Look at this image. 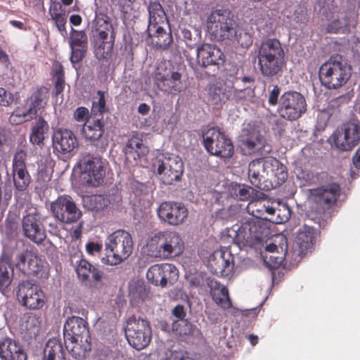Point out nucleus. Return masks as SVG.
<instances>
[{"instance_id": "20e7f679", "label": "nucleus", "mask_w": 360, "mask_h": 360, "mask_svg": "<svg viewBox=\"0 0 360 360\" xmlns=\"http://www.w3.org/2000/svg\"><path fill=\"white\" fill-rule=\"evenodd\" d=\"M134 241L131 233L124 229H118L109 234L105 240V257H102L103 264L115 266L127 260L132 254Z\"/></svg>"}, {"instance_id": "5fc2aeb1", "label": "nucleus", "mask_w": 360, "mask_h": 360, "mask_svg": "<svg viewBox=\"0 0 360 360\" xmlns=\"http://www.w3.org/2000/svg\"><path fill=\"white\" fill-rule=\"evenodd\" d=\"M162 277L165 278L162 281V287H166L168 283L173 285L179 278L178 269L172 264H163Z\"/></svg>"}, {"instance_id": "f257e3e1", "label": "nucleus", "mask_w": 360, "mask_h": 360, "mask_svg": "<svg viewBox=\"0 0 360 360\" xmlns=\"http://www.w3.org/2000/svg\"><path fill=\"white\" fill-rule=\"evenodd\" d=\"M255 59L260 74L266 79L280 76L286 65L284 47L276 38H267L257 44Z\"/></svg>"}, {"instance_id": "dca6fc26", "label": "nucleus", "mask_w": 360, "mask_h": 360, "mask_svg": "<svg viewBox=\"0 0 360 360\" xmlns=\"http://www.w3.org/2000/svg\"><path fill=\"white\" fill-rule=\"evenodd\" d=\"M188 210L181 202L164 201L157 209V215L162 223L171 226H179L185 224L188 218Z\"/></svg>"}, {"instance_id": "58836bf2", "label": "nucleus", "mask_w": 360, "mask_h": 360, "mask_svg": "<svg viewBox=\"0 0 360 360\" xmlns=\"http://www.w3.org/2000/svg\"><path fill=\"white\" fill-rule=\"evenodd\" d=\"M14 271L11 264L7 261H0V292L6 296L11 292V285L13 280Z\"/></svg>"}, {"instance_id": "aec40b11", "label": "nucleus", "mask_w": 360, "mask_h": 360, "mask_svg": "<svg viewBox=\"0 0 360 360\" xmlns=\"http://www.w3.org/2000/svg\"><path fill=\"white\" fill-rule=\"evenodd\" d=\"M341 193L340 186L336 182L328 183L311 191L314 202L325 210L335 205Z\"/></svg>"}, {"instance_id": "69168bd1", "label": "nucleus", "mask_w": 360, "mask_h": 360, "mask_svg": "<svg viewBox=\"0 0 360 360\" xmlns=\"http://www.w3.org/2000/svg\"><path fill=\"white\" fill-rule=\"evenodd\" d=\"M89 110L85 107H79L74 113L75 119L79 122H86L89 117Z\"/></svg>"}, {"instance_id": "2eb2a0df", "label": "nucleus", "mask_w": 360, "mask_h": 360, "mask_svg": "<svg viewBox=\"0 0 360 360\" xmlns=\"http://www.w3.org/2000/svg\"><path fill=\"white\" fill-rule=\"evenodd\" d=\"M19 303L27 309L37 310L45 304V294L40 286L31 281L19 283L16 292Z\"/></svg>"}, {"instance_id": "09e8293b", "label": "nucleus", "mask_w": 360, "mask_h": 360, "mask_svg": "<svg viewBox=\"0 0 360 360\" xmlns=\"http://www.w3.org/2000/svg\"><path fill=\"white\" fill-rule=\"evenodd\" d=\"M208 94V101L211 105H221L229 99V96L225 90L221 86L217 85H212L210 87Z\"/></svg>"}, {"instance_id": "052dcab7", "label": "nucleus", "mask_w": 360, "mask_h": 360, "mask_svg": "<svg viewBox=\"0 0 360 360\" xmlns=\"http://www.w3.org/2000/svg\"><path fill=\"white\" fill-rule=\"evenodd\" d=\"M236 41L243 48H249L252 44L251 35L246 32H238L237 28V36L232 41Z\"/></svg>"}, {"instance_id": "49530a36", "label": "nucleus", "mask_w": 360, "mask_h": 360, "mask_svg": "<svg viewBox=\"0 0 360 360\" xmlns=\"http://www.w3.org/2000/svg\"><path fill=\"white\" fill-rule=\"evenodd\" d=\"M356 23L355 18L346 15L331 22L328 26V31L333 33H349L350 28Z\"/></svg>"}, {"instance_id": "1a4fd4ad", "label": "nucleus", "mask_w": 360, "mask_h": 360, "mask_svg": "<svg viewBox=\"0 0 360 360\" xmlns=\"http://www.w3.org/2000/svg\"><path fill=\"white\" fill-rule=\"evenodd\" d=\"M197 63L202 68L197 77L205 79L214 77L219 72L220 65L225 61V56L221 49L215 45L203 43L197 49Z\"/></svg>"}, {"instance_id": "2f4dec72", "label": "nucleus", "mask_w": 360, "mask_h": 360, "mask_svg": "<svg viewBox=\"0 0 360 360\" xmlns=\"http://www.w3.org/2000/svg\"><path fill=\"white\" fill-rule=\"evenodd\" d=\"M279 245L271 243L266 246V251L271 253L269 260L271 262L272 268H278L290 257L288 252V244L286 238L281 236Z\"/></svg>"}, {"instance_id": "ddd939ff", "label": "nucleus", "mask_w": 360, "mask_h": 360, "mask_svg": "<svg viewBox=\"0 0 360 360\" xmlns=\"http://www.w3.org/2000/svg\"><path fill=\"white\" fill-rule=\"evenodd\" d=\"M50 210L53 218L63 224L75 223L82 216V212L68 195H59L51 202Z\"/></svg>"}, {"instance_id": "c03bdc74", "label": "nucleus", "mask_w": 360, "mask_h": 360, "mask_svg": "<svg viewBox=\"0 0 360 360\" xmlns=\"http://www.w3.org/2000/svg\"><path fill=\"white\" fill-rule=\"evenodd\" d=\"M210 295L212 300L217 304L223 309H229L232 304L229 295L228 288L224 285H221L215 282L214 285L211 288Z\"/></svg>"}, {"instance_id": "473e14b6", "label": "nucleus", "mask_w": 360, "mask_h": 360, "mask_svg": "<svg viewBox=\"0 0 360 360\" xmlns=\"http://www.w3.org/2000/svg\"><path fill=\"white\" fill-rule=\"evenodd\" d=\"M49 89L44 86H38L27 98V112H30L35 117L37 115L38 110L44 108L49 99Z\"/></svg>"}, {"instance_id": "338daca9", "label": "nucleus", "mask_w": 360, "mask_h": 360, "mask_svg": "<svg viewBox=\"0 0 360 360\" xmlns=\"http://www.w3.org/2000/svg\"><path fill=\"white\" fill-rule=\"evenodd\" d=\"M165 360H190V358L183 351H170L166 354Z\"/></svg>"}, {"instance_id": "4be33fe9", "label": "nucleus", "mask_w": 360, "mask_h": 360, "mask_svg": "<svg viewBox=\"0 0 360 360\" xmlns=\"http://www.w3.org/2000/svg\"><path fill=\"white\" fill-rule=\"evenodd\" d=\"M233 266L234 257L228 248L214 252L208 262L210 271L218 276H228Z\"/></svg>"}, {"instance_id": "e2e57ef3", "label": "nucleus", "mask_w": 360, "mask_h": 360, "mask_svg": "<svg viewBox=\"0 0 360 360\" xmlns=\"http://www.w3.org/2000/svg\"><path fill=\"white\" fill-rule=\"evenodd\" d=\"M86 250L89 255L99 254L103 250V245L98 242L89 241L86 244Z\"/></svg>"}, {"instance_id": "774afa93", "label": "nucleus", "mask_w": 360, "mask_h": 360, "mask_svg": "<svg viewBox=\"0 0 360 360\" xmlns=\"http://www.w3.org/2000/svg\"><path fill=\"white\" fill-rule=\"evenodd\" d=\"M280 94V88L278 85H275L269 94L268 103L271 106H275L276 104L278 105L279 99L278 96Z\"/></svg>"}, {"instance_id": "de8ad7c7", "label": "nucleus", "mask_w": 360, "mask_h": 360, "mask_svg": "<svg viewBox=\"0 0 360 360\" xmlns=\"http://www.w3.org/2000/svg\"><path fill=\"white\" fill-rule=\"evenodd\" d=\"M231 193L233 196L240 200H249L254 199L258 191L245 184H234L231 187Z\"/></svg>"}, {"instance_id": "a211bd4d", "label": "nucleus", "mask_w": 360, "mask_h": 360, "mask_svg": "<svg viewBox=\"0 0 360 360\" xmlns=\"http://www.w3.org/2000/svg\"><path fill=\"white\" fill-rule=\"evenodd\" d=\"M49 216H43L34 211L25 215L22 220L24 236L37 245H41L46 239L44 222L49 220Z\"/></svg>"}, {"instance_id": "603ef678", "label": "nucleus", "mask_w": 360, "mask_h": 360, "mask_svg": "<svg viewBox=\"0 0 360 360\" xmlns=\"http://www.w3.org/2000/svg\"><path fill=\"white\" fill-rule=\"evenodd\" d=\"M163 264H157L151 266L146 273V277L149 282L156 286L162 287V281L165 280L162 277Z\"/></svg>"}, {"instance_id": "a19ab883", "label": "nucleus", "mask_w": 360, "mask_h": 360, "mask_svg": "<svg viewBox=\"0 0 360 360\" xmlns=\"http://www.w3.org/2000/svg\"><path fill=\"white\" fill-rule=\"evenodd\" d=\"M49 129L48 122L42 117H39L32 127L30 141L34 145H43Z\"/></svg>"}, {"instance_id": "f8f14e48", "label": "nucleus", "mask_w": 360, "mask_h": 360, "mask_svg": "<svg viewBox=\"0 0 360 360\" xmlns=\"http://www.w3.org/2000/svg\"><path fill=\"white\" fill-rule=\"evenodd\" d=\"M307 111V102L304 96L296 91H287L279 98L277 112L280 117L295 121Z\"/></svg>"}, {"instance_id": "e433bc0d", "label": "nucleus", "mask_w": 360, "mask_h": 360, "mask_svg": "<svg viewBox=\"0 0 360 360\" xmlns=\"http://www.w3.org/2000/svg\"><path fill=\"white\" fill-rule=\"evenodd\" d=\"M70 354L75 359L83 360L91 350V339L80 342L79 340L64 341Z\"/></svg>"}, {"instance_id": "8fccbe9b", "label": "nucleus", "mask_w": 360, "mask_h": 360, "mask_svg": "<svg viewBox=\"0 0 360 360\" xmlns=\"http://www.w3.org/2000/svg\"><path fill=\"white\" fill-rule=\"evenodd\" d=\"M105 91L98 90L96 93L97 97L92 101L91 109V115L96 116L98 114L103 118V114L108 112L105 102Z\"/></svg>"}, {"instance_id": "39448f33", "label": "nucleus", "mask_w": 360, "mask_h": 360, "mask_svg": "<svg viewBox=\"0 0 360 360\" xmlns=\"http://www.w3.org/2000/svg\"><path fill=\"white\" fill-rule=\"evenodd\" d=\"M207 32L217 41H232L237 36L238 23L231 10L221 7L212 10L206 20Z\"/></svg>"}, {"instance_id": "3c124183", "label": "nucleus", "mask_w": 360, "mask_h": 360, "mask_svg": "<svg viewBox=\"0 0 360 360\" xmlns=\"http://www.w3.org/2000/svg\"><path fill=\"white\" fill-rule=\"evenodd\" d=\"M34 117H35L32 115V114L27 112V108L25 106H18L9 117V122L12 124L18 125L30 121Z\"/></svg>"}, {"instance_id": "6e6552de", "label": "nucleus", "mask_w": 360, "mask_h": 360, "mask_svg": "<svg viewBox=\"0 0 360 360\" xmlns=\"http://www.w3.org/2000/svg\"><path fill=\"white\" fill-rule=\"evenodd\" d=\"M184 65H172L169 62L160 63L156 69L154 80L158 88L165 93L177 95L185 87L182 78Z\"/></svg>"}, {"instance_id": "9b49d317", "label": "nucleus", "mask_w": 360, "mask_h": 360, "mask_svg": "<svg viewBox=\"0 0 360 360\" xmlns=\"http://www.w3.org/2000/svg\"><path fill=\"white\" fill-rule=\"evenodd\" d=\"M129 344L137 350L146 348L152 339V329L149 322L132 316L128 319L124 328Z\"/></svg>"}, {"instance_id": "7c9ffc66", "label": "nucleus", "mask_w": 360, "mask_h": 360, "mask_svg": "<svg viewBox=\"0 0 360 360\" xmlns=\"http://www.w3.org/2000/svg\"><path fill=\"white\" fill-rule=\"evenodd\" d=\"M93 37L115 38V32L110 18L103 12H96L92 22Z\"/></svg>"}, {"instance_id": "4468645a", "label": "nucleus", "mask_w": 360, "mask_h": 360, "mask_svg": "<svg viewBox=\"0 0 360 360\" xmlns=\"http://www.w3.org/2000/svg\"><path fill=\"white\" fill-rule=\"evenodd\" d=\"M203 146L212 155L223 158H229L233 154V146L231 141L218 127L209 129L203 134Z\"/></svg>"}, {"instance_id": "bb28decb", "label": "nucleus", "mask_w": 360, "mask_h": 360, "mask_svg": "<svg viewBox=\"0 0 360 360\" xmlns=\"http://www.w3.org/2000/svg\"><path fill=\"white\" fill-rule=\"evenodd\" d=\"M52 142L54 150L63 155L71 153L79 145L74 133L63 129H58L53 132Z\"/></svg>"}, {"instance_id": "f3484780", "label": "nucleus", "mask_w": 360, "mask_h": 360, "mask_svg": "<svg viewBox=\"0 0 360 360\" xmlns=\"http://www.w3.org/2000/svg\"><path fill=\"white\" fill-rule=\"evenodd\" d=\"M240 146L243 154L265 155L271 151V146L265 137L255 129H246L240 136Z\"/></svg>"}, {"instance_id": "a18cd8bd", "label": "nucleus", "mask_w": 360, "mask_h": 360, "mask_svg": "<svg viewBox=\"0 0 360 360\" xmlns=\"http://www.w3.org/2000/svg\"><path fill=\"white\" fill-rule=\"evenodd\" d=\"M12 179L14 187L18 191L27 190L31 183V176L27 167L12 168Z\"/></svg>"}, {"instance_id": "72a5a7b5", "label": "nucleus", "mask_w": 360, "mask_h": 360, "mask_svg": "<svg viewBox=\"0 0 360 360\" xmlns=\"http://www.w3.org/2000/svg\"><path fill=\"white\" fill-rule=\"evenodd\" d=\"M264 174H267L266 158L254 160L248 165V178L251 184L256 188L262 189L261 181Z\"/></svg>"}, {"instance_id": "c756f323", "label": "nucleus", "mask_w": 360, "mask_h": 360, "mask_svg": "<svg viewBox=\"0 0 360 360\" xmlns=\"http://www.w3.org/2000/svg\"><path fill=\"white\" fill-rule=\"evenodd\" d=\"M148 153V148L143 144L142 138L138 134L133 135L127 141L124 154L126 161L131 165H138L139 160Z\"/></svg>"}, {"instance_id": "4d7b16f0", "label": "nucleus", "mask_w": 360, "mask_h": 360, "mask_svg": "<svg viewBox=\"0 0 360 360\" xmlns=\"http://www.w3.org/2000/svg\"><path fill=\"white\" fill-rule=\"evenodd\" d=\"M41 318L35 314L30 313L25 316V327L30 333H38L41 327Z\"/></svg>"}, {"instance_id": "f704fd0d", "label": "nucleus", "mask_w": 360, "mask_h": 360, "mask_svg": "<svg viewBox=\"0 0 360 360\" xmlns=\"http://www.w3.org/2000/svg\"><path fill=\"white\" fill-rule=\"evenodd\" d=\"M49 13L60 33L63 36L67 34L66 23L68 13L62 4L58 1H51Z\"/></svg>"}, {"instance_id": "c9c22d12", "label": "nucleus", "mask_w": 360, "mask_h": 360, "mask_svg": "<svg viewBox=\"0 0 360 360\" xmlns=\"http://www.w3.org/2000/svg\"><path fill=\"white\" fill-rule=\"evenodd\" d=\"M94 37V49L96 58L99 60H108L111 57L115 38Z\"/></svg>"}, {"instance_id": "b1692460", "label": "nucleus", "mask_w": 360, "mask_h": 360, "mask_svg": "<svg viewBox=\"0 0 360 360\" xmlns=\"http://www.w3.org/2000/svg\"><path fill=\"white\" fill-rule=\"evenodd\" d=\"M70 262L75 266V271L79 278L83 281H88L91 275L94 281L101 282L103 278V272L83 258L82 253L77 251L70 256Z\"/></svg>"}, {"instance_id": "79ce46f5", "label": "nucleus", "mask_w": 360, "mask_h": 360, "mask_svg": "<svg viewBox=\"0 0 360 360\" xmlns=\"http://www.w3.org/2000/svg\"><path fill=\"white\" fill-rule=\"evenodd\" d=\"M43 360H66L65 351L60 341L58 339H50L44 349Z\"/></svg>"}, {"instance_id": "0e129e2a", "label": "nucleus", "mask_w": 360, "mask_h": 360, "mask_svg": "<svg viewBox=\"0 0 360 360\" xmlns=\"http://www.w3.org/2000/svg\"><path fill=\"white\" fill-rule=\"evenodd\" d=\"M180 328H175L176 330L179 331V334L184 335H191L193 332V324L188 321L187 320H183L181 321V324H179ZM175 326H173V328L174 329Z\"/></svg>"}, {"instance_id": "423d86ee", "label": "nucleus", "mask_w": 360, "mask_h": 360, "mask_svg": "<svg viewBox=\"0 0 360 360\" xmlns=\"http://www.w3.org/2000/svg\"><path fill=\"white\" fill-rule=\"evenodd\" d=\"M352 75V67L341 56H331L321 65L319 78L323 86L336 89L344 86Z\"/></svg>"}, {"instance_id": "13d9d810", "label": "nucleus", "mask_w": 360, "mask_h": 360, "mask_svg": "<svg viewBox=\"0 0 360 360\" xmlns=\"http://www.w3.org/2000/svg\"><path fill=\"white\" fill-rule=\"evenodd\" d=\"M19 98L18 93L13 94L3 87H0V106L8 107Z\"/></svg>"}, {"instance_id": "6e6d98bb", "label": "nucleus", "mask_w": 360, "mask_h": 360, "mask_svg": "<svg viewBox=\"0 0 360 360\" xmlns=\"http://www.w3.org/2000/svg\"><path fill=\"white\" fill-rule=\"evenodd\" d=\"M182 39L184 41L186 45L189 49H193L198 46H200L201 35L200 32H195V34L186 29L184 28L181 30Z\"/></svg>"}, {"instance_id": "a878e982", "label": "nucleus", "mask_w": 360, "mask_h": 360, "mask_svg": "<svg viewBox=\"0 0 360 360\" xmlns=\"http://www.w3.org/2000/svg\"><path fill=\"white\" fill-rule=\"evenodd\" d=\"M1 360H27V355L20 342L8 336L0 338Z\"/></svg>"}, {"instance_id": "0eeeda50", "label": "nucleus", "mask_w": 360, "mask_h": 360, "mask_svg": "<svg viewBox=\"0 0 360 360\" xmlns=\"http://www.w3.org/2000/svg\"><path fill=\"white\" fill-rule=\"evenodd\" d=\"M234 231L233 240L240 249L252 248L260 244L271 234L266 221L253 218L246 219Z\"/></svg>"}, {"instance_id": "680f3d73", "label": "nucleus", "mask_w": 360, "mask_h": 360, "mask_svg": "<svg viewBox=\"0 0 360 360\" xmlns=\"http://www.w3.org/2000/svg\"><path fill=\"white\" fill-rule=\"evenodd\" d=\"M263 205L264 204L261 201L250 202L248 209L251 210L252 215L255 217H252L253 219H262L264 212V208H262Z\"/></svg>"}, {"instance_id": "864d4df0", "label": "nucleus", "mask_w": 360, "mask_h": 360, "mask_svg": "<svg viewBox=\"0 0 360 360\" xmlns=\"http://www.w3.org/2000/svg\"><path fill=\"white\" fill-rule=\"evenodd\" d=\"M88 207L91 210L99 211L107 207L110 200L103 195H92L87 197Z\"/></svg>"}, {"instance_id": "4c0bfd02", "label": "nucleus", "mask_w": 360, "mask_h": 360, "mask_svg": "<svg viewBox=\"0 0 360 360\" xmlns=\"http://www.w3.org/2000/svg\"><path fill=\"white\" fill-rule=\"evenodd\" d=\"M266 167H267V175L271 174L277 181V184H283L288 176L286 167L278 159L273 157L266 158Z\"/></svg>"}, {"instance_id": "cd10ccee", "label": "nucleus", "mask_w": 360, "mask_h": 360, "mask_svg": "<svg viewBox=\"0 0 360 360\" xmlns=\"http://www.w3.org/2000/svg\"><path fill=\"white\" fill-rule=\"evenodd\" d=\"M70 60L72 63L81 62L85 57L88 48V38L84 30L72 29L70 39Z\"/></svg>"}, {"instance_id": "412c9836", "label": "nucleus", "mask_w": 360, "mask_h": 360, "mask_svg": "<svg viewBox=\"0 0 360 360\" xmlns=\"http://www.w3.org/2000/svg\"><path fill=\"white\" fill-rule=\"evenodd\" d=\"M333 138L338 149L345 151L350 150L360 141V127L354 122H347L333 134Z\"/></svg>"}, {"instance_id": "7ed1b4c3", "label": "nucleus", "mask_w": 360, "mask_h": 360, "mask_svg": "<svg viewBox=\"0 0 360 360\" xmlns=\"http://www.w3.org/2000/svg\"><path fill=\"white\" fill-rule=\"evenodd\" d=\"M184 251V242L179 233L172 230L160 231L150 237L146 243V254L162 259L179 257Z\"/></svg>"}, {"instance_id": "c85d7f7f", "label": "nucleus", "mask_w": 360, "mask_h": 360, "mask_svg": "<svg viewBox=\"0 0 360 360\" xmlns=\"http://www.w3.org/2000/svg\"><path fill=\"white\" fill-rule=\"evenodd\" d=\"M317 233L314 228L304 225L299 229L295 238L298 247L297 255L302 258L307 252H311L314 248Z\"/></svg>"}, {"instance_id": "37998d69", "label": "nucleus", "mask_w": 360, "mask_h": 360, "mask_svg": "<svg viewBox=\"0 0 360 360\" xmlns=\"http://www.w3.org/2000/svg\"><path fill=\"white\" fill-rule=\"evenodd\" d=\"M83 134L86 139L98 141L104 133V122L103 118H97L93 122H85L82 129Z\"/></svg>"}, {"instance_id": "9d476101", "label": "nucleus", "mask_w": 360, "mask_h": 360, "mask_svg": "<svg viewBox=\"0 0 360 360\" xmlns=\"http://www.w3.org/2000/svg\"><path fill=\"white\" fill-rule=\"evenodd\" d=\"M105 161L99 155L84 154L78 162L82 184L91 187L101 185L105 176Z\"/></svg>"}, {"instance_id": "ea45409f", "label": "nucleus", "mask_w": 360, "mask_h": 360, "mask_svg": "<svg viewBox=\"0 0 360 360\" xmlns=\"http://www.w3.org/2000/svg\"><path fill=\"white\" fill-rule=\"evenodd\" d=\"M51 75L53 80L54 86L52 95L57 97L63 92L65 86L64 68L59 61L53 62Z\"/></svg>"}, {"instance_id": "5701e85b", "label": "nucleus", "mask_w": 360, "mask_h": 360, "mask_svg": "<svg viewBox=\"0 0 360 360\" xmlns=\"http://www.w3.org/2000/svg\"><path fill=\"white\" fill-rule=\"evenodd\" d=\"M63 336L64 341L79 340L83 342L84 340H90L87 321L79 316L69 317L64 324Z\"/></svg>"}, {"instance_id": "f03ea898", "label": "nucleus", "mask_w": 360, "mask_h": 360, "mask_svg": "<svg viewBox=\"0 0 360 360\" xmlns=\"http://www.w3.org/2000/svg\"><path fill=\"white\" fill-rule=\"evenodd\" d=\"M148 23L146 41L148 45L157 49L165 50L173 42L171 29L165 30V25H169L166 13L158 1H150L148 6Z\"/></svg>"}, {"instance_id": "bf43d9fd", "label": "nucleus", "mask_w": 360, "mask_h": 360, "mask_svg": "<svg viewBox=\"0 0 360 360\" xmlns=\"http://www.w3.org/2000/svg\"><path fill=\"white\" fill-rule=\"evenodd\" d=\"M27 156L25 150L21 148L17 149L13 155L12 168L27 167L25 162Z\"/></svg>"}, {"instance_id": "6ab92c4d", "label": "nucleus", "mask_w": 360, "mask_h": 360, "mask_svg": "<svg viewBox=\"0 0 360 360\" xmlns=\"http://www.w3.org/2000/svg\"><path fill=\"white\" fill-rule=\"evenodd\" d=\"M153 166L160 176L162 183L166 185L180 180L184 172L183 162L178 157H169L164 160L158 158Z\"/></svg>"}, {"instance_id": "393cba45", "label": "nucleus", "mask_w": 360, "mask_h": 360, "mask_svg": "<svg viewBox=\"0 0 360 360\" xmlns=\"http://www.w3.org/2000/svg\"><path fill=\"white\" fill-rule=\"evenodd\" d=\"M15 266L20 271L29 276H37L43 268L39 257L27 249L16 255Z\"/></svg>"}]
</instances>
